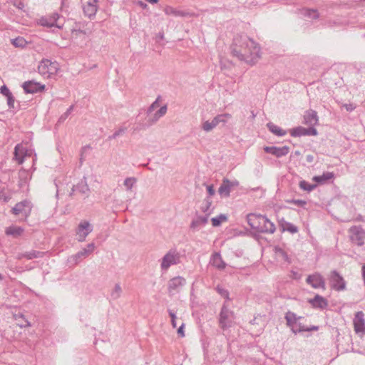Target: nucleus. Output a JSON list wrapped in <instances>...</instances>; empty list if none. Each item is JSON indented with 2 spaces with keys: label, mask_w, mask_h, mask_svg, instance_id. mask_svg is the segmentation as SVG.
<instances>
[{
  "label": "nucleus",
  "mask_w": 365,
  "mask_h": 365,
  "mask_svg": "<svg viewBox=\"0 0 365 365\" xmlns=\"http://www.w3.org/2000/svg\"><path fill=\"white\" fill-rule=\"evenodd\" d=\"M212 205V200L209 197H206L201 207L200 210L204 213V215H207V217H209L212 212V209H211Z\"/></svg>",
  "instance_id": "7c9ffc66"
},
{
  "label": "nucleus",
  "mask_w": 365,
  "mask_h": 365,
  "mask_svg": "<svg viewBox=\"0 0 365 365\" xmlns=\"http://www.w3.org/2000/svg\"><path fill=\"white\" fill-rule=\"evenodd\" d=\"M22 88L26 93H36L43 91L45 85L35 81H28L23 83Z\"/></svg>",
  "instance_id": "dca6fc26"
},
{
  "label": "nucleus",
  "mask_w": 365,
  "mask_h": 365,
  "mask_svg": "<svg viewBox=\"0 0 365 365\" xmlns=\"http://www.w3.org/2000/svg\"><path fill=\"white\" fill-rule=\"evenodd\" d=\"M290 134L292 137H300L304 135H317V130L313 128H303L301 126L294 128L290 130Z\"/></svg>",
  "instance_id": "a211bd4d"
},
{
  "label": "nucleus",
  "mask_w": 365,
  "mask_h": 365,
  "mask_svg": "<svg viewBox=\"0 0 365 365\" xmlns=\"http://www.w3.org/2000/svg\"><path fill=\"white\" fill-rule=\"evenodd\" d=\"M302 317H297V314L292 312L288 311L284 316L286 324L288 327L291 329V331L297 334L304 331V327L302 323L299 322Z\"/></svg>",
  "instance_id": "423d86ee"
},
{
  "label": "nucleus",
  "mask_w": 365,
  "mask_h": 365,
  "mask_svg": "<svg viewBox=\"0 0 365 365\" xmlns=\"http://www.w3.org/2000/svg\"><path fill=\"white\" fill-rule=\"evenodd\" d=\"M15 319L17 321V324L21 328L31 326L30 322L26 319L24 316L21 314L15 315Z\"/></svg>",
  "instance_id": "c9c22d12"
},
{
  "label": "nucleus",
  "mask_w": 365,
  "mask_h": 365,
  "mask_svg": "<svg viewBox=\"0 0 365 365\" xmlns=\"http://www.w3.org/2000/svg\"><path fill=\"white\" fill-rule=\"evenodd\" d=\"M226 220H227L226 215L221 214L216 217H212L211 219V221H212V224L214 227H218L221 225V223L223 221H225Z\"/></svg>",
  "instance_id": "ea45409f"
},
{
  "label": "nucleus",
  "mask_w": 365,
  "mask_h": 365,
  "mask_svg": "<svg viewBox=\"0 0 365 365\" xmlns=\"http://www.w3.org/2000/svg\"><path fill=\"white\" fill-rule=\"evenodd\" d=\"M280 227L283 232L287 231L292 234L297 233L298 232V227L291 222L282 221L280 222Z\"/></svg>",
  "instance_id": "2f4dec72"
},
{
  "label": "nucleus",
  "mask_w": 365,
  "mask_h": 365,
  "mask_svg": "<svg viewBox=\"0 0 365 365\" xmlns=\"http://www.w3.org/2000/svg\"><path fill=\"white\" fill-rule=\"evenodd\" d=\"M23 232V229L19 227H9L6 230L8 235L19 236Z\"/></svg>",
  "instance_id": "58836bf2"
},
{
  "label": "nucleus",
  "mask_w": 365,
  "mask_h": 365,
  "mask_svg": "<svg viewBox=\"0 0 365 365\" xmlns=\"http://www.w3.org/2000/svg\"><path fill=\"white\" fill-rule=\"evenodd\" d=\"M83 11L86 15L91 17L96 14L97 11V6L90 1L88 2V4L83 7Z\"/></svg>",
  "instance_id": "72a5a7b5"
},
{
  "label": "nucleus",
  "mask_w": 365,
  "mask_h": 365,
  "mask_svg": "<svg viewBox=\"0 0 365 365\" xmlns=\"http://www.w3.org/2000/svg\"><path fill=\"white\" fill-rule=\"evenodd\" d=\"M309 303L311 304L314 308L321 309H325L328 305L327 300L319 294H317L313 299H309Z\"/></svg>",
  "instance_id": "b1692460"
},
{
  "label": "nucleus",
  "mask_w": 365,
  "mask_h": 365,
  "mask_svg": "<svg viewBox=\"0 0 365 365\" xmlns=\"http://www.w3.org/2000/svg\"><path fill=\"white\" fill-rule=\"evenodd\" d=\"M93 231V225L86 220L81 221L76 230V240L79 242H83L86 240V237Z\"/></svg>",
  "instance_id": "0eeeda50"
},
{
  "label": "nucleus",
  "mask_w": 365,
  "mask_h": 365,
  "mask_svg": "<svg viewBox=\"0 0 365 365\" xmlns=\"http://www.w3.org/2000/svg\"><path fill=\"white\" fill-rule=\"evenodd\" d=\"M314 156L312 155H307L306 156V160H307V163H312L314 161Z\"/></svg>",
  "instance_id": "052dcab7"
},
{
  "label": "nucleus",
  "mask_w": 365,
  "mask_h": 365,
  "mask_svg": "<svg viewBox=\"0 0 365 365\" xmlns=\"http://www.w3.org/2000/svg\"><path fill=\"white\" fill-rule=\"evenodd\" d=\"M264 152L272 154L277 158H282L287 155L289 152V148L287 145L282 147L266 146L264 148Z\"/></svg>",
  "instance_id": "f3484780"
},
{
  "label": "nucleus",
  "mask_w": 365,
  "mask_h": 365,
  "mask_svg": "<svg viewBox=\"0 0 365 365\" xmlns=\"http://www.w3.org/2000/svg\"><path fill=\"white\" fill-rule=\"evenodd\" d=\"M58 69V63L56 61H51L48 59H43L38 66L39 74L46 78L56 75Z\"/></svg>",
  "instance_id": "7ed1b4c3"
},
{
  "label": "nucleus",
  "mask_w": 365,
  "mask_h": 365,
  "mask_svg": "<svg viewBox=\"0 0 365 365\" xmlns=\"http://www.w3.org/2000/svg\"><path fill=\"white\" fill-rule=\"evenodd\" d=\"M292 202L299 207H304L307 204V202L302 200H293Z\"/></svg>",
  "instance_id": "4d7b16f0"
},
{
  "label": "nucleus",
  "mask_w": 365,
  "mask_h": 365,
  "mask_svg": "<svg viewBox=\"0 0 365 365\" xmlns=\"http://www.w3.org/2000/svg\"><path fill=\"white\" fill-rule=\"evenodd\" d=\"M274 257L279 262L290 264L291 259L287 251L279 246H275L274 248Z\"/></svg>",
  "instance_id": "aec40b11"
},
{
  "label": "nucleus",
  "mask_w": 365,
  "mask_h": 365,
  "mask_svg": "<svg viewBox=\"0 0 365 365\" xmlns=\"http://www.w3.org/2000/svg\"><path fill=\"white\" fill-rule=\"evenodd\" d=\"M19 174H20V175H21V176H23V175H26V170H24V169H21V170H20V172H19Z\"/></svg>",
  "instance_id": "338daca9"
},
{
  "label": "nucleus",
  "mask_w": 365,
  "mask_h": 365,
  "mask_svg": "<svg viewBox=\"0 0 365 365\" xmlns=\"http://www.w3.org/2000/svg\"><path fill=\"white\" fill-rule=\"evenodd\" d=\"M160 96L157 98V99L149 106L147 110V115L149 116L151 113L159 106V99Z\"/></svg>",
  "instance_id": "c03bdc74"
},
{
  "label": "nucleus",
  "mask_w": 365,
  "mask_h": 365,
  "mask_svg": "<svg viewBox=\"0 0 365 365\" xmlns=\"http://www.w3.org/2000/svg\"><path fill=\"white\" fill-rule=\"evenodd\" d=\"M247 221L252 229L262 233L272 234L276 227L266 216L256 214H249L247 216Z\"/></svg>",
  "instance_id": "f03ea898"
},
{
  "label": "nucleus",
  "mask_w": 365,
  "mask_h": 365,
  "mask_svg": "<svg viewBox=\"0 0 365 365\" xmlns=\"http://www.w3.org/2000/svg\"><path fill=\"white\" fill-rule=\"evenodd\" d=\"M209 217L207 215H200L197 212L193 217L190 225V229L192 232H195L204 227L208 222Z\"/></svg>",
  "instance_id": "f8f14e48"
},
{
  "label": "nucleus",
  "mask_w": 365,
  "mask_h": 365,
  "mask_svg": "<svg viewBox=\"0 0 365 365\" xmlns=\"http://www.w3.org/2000/svg\"><path fill=\"white\" fill-rule=\"evenodd\" d=\"M96 248L95 244L91 242L87 245L86 247H84L83 249L88 252V255H89L91 254Z\"/></svg>",
  "instance_id": "864d4df0"
},
{
  "label": "nucleus",
  "mask_w": 365,
  "mask_h": 365,
  "mask_svg": "<svg viewBox=\"0 0 365 365\" xmlns=\"http://www.w3.org/2000/svg\"><path fill=\"white\" fill-rule=\"evenodd\" d=\"M138 5L143 9H145L147 7V4L143 1H139Z\"/></svg>",
  "instance_id": "0e129e2a"
},
{
  "label": "nucleus",
  "mask_w": 365,
  "mask_h": 365,
  "mask_svg": "<svg viewBox=\"0 0 365 365\" xmlns=\"http://www.w3.org/2000/svg\"><path fill=\"white\" fill-rule=\"evenodd\" d=\"M126 130V128H120L118 130H116L112 135L108 137L109 140L115 139L117 137L120 136L123 133H124Z\"/></svg>",
  "instance_id": "49530a36"
},
{
  "label": "nucleus",
  "mask_w": 365,
  "mask_h": 365,
  "mask_svg": "<svg viewBox=\"0 0 365 365\" xmlns=\"http://www.w3.org/2000/svg\"><path fill=\"white\" fill-rule=\"evenodd\" d=\"M98 0H92V3L96 4V3L98 2Z\"/></svg>",
  "instance_id": "774afa93"
},
{
  "label": "nucleus",
  "mask_w": 365,
  "mask_h": 365,
  "mask_svg": "<svg viewBox=\"0 0 365 365\" xmlns=\"http://www.w3.org/2000/svg\"><path fill=\"white\" fill-rule=\"evenodd\" d=\"M32 154H33V150H28L26 148V157L31 156Z\"/></svg>",
  "instance_id": "69168bd1"
},
{
  "label": "nucleus",
  "mask_w": 365,
  "mask_h": 365,
  "mask_svg": "<svg viewBox=\"0 0 365 365\" xmlns=\"http://www.w3.org/2000/svg\"><path fill=\"white\" fill-rule=\"evenodd\" d=\"M135 182L136 179L135 178H127L125 179L123 185L128 190H130Z\"/></svg>",
  "instance_id": "79ce46f5"
},
{
  "label": "nucleus",
  "mask_w": 365,
  "mask_h": 365,
  "mask_svg": "<svg viewBox=\"0 0 365 365\" xmlns=\"http://www.w3.org/2000/svg\"><path fill=\"white\" fill-rule=\"evenodd\" d=\"M304 331H317L319 329V327L317 326H312L310 327H304Z\"/></svg>",
  "instance_id": "13d9d810"
},
{
  "label": "nucleus",
  "mask_w": 365,
  "mask_h": 365,
  "mask_svg": "<svg viewBox=\"0 0 365 365\" xmlns=\"http://www.w3.org/2000/svg\"><path fill=\"white\" fill-rule=\"evenodd\" d=\"M299 187L305 191L311 192L317 187L316 184H310L305 180H302L299 184Z\"/></svg>",
  "instance_id": "4c0bfd02"
},
{
  "label": "nucleus",
  "mask_w": 365,
  "mask_h": 365,
  "mask_svg": "<svg viewBox=\"0 0 365 365\" xmlns=\"http://www.w3.org/2000/svg\"><path fill=\"white\" fill-rule=\"evenodd\" d=\"M26 202L17 203L14 207H13L12 212L16 215L23 214L24 216H26L29 212V208L28 207V209H26Z\"/></svg>",
  "instance_id": "cd10ccee"
},
{
  "label": "nucleus",
  "mask_w": 365,
  "mask_h": 365,
  "mask_svg": "<svg viewBox=\"0 0 365 365\" xmlns=\"http://www.w3.org/2000/svg\"><path fill=\"white\" fill-rule=\"evenodd\" d=\"M168 313H169V315L171 318V324H172V326L173 328H175L177 327V323H176V315L175 314V312H173L172 310L169 309L168 310Z\"/></svg>",
  "instance_id": "3c124183"
},
{
  "label": "nucleus",
  "mask_w": 365,
  "mask_h": 365,
  "mask_svg": "<svg viewBox=\"0 0 365 365\" xmlns=\"http://www.w3.org/2000/svg\"><path fill=\"white\" fill-rule=\"evenodd\" d=\"M267 127L271 133L277 136L282 137L287 134V132L284 130L282 129L280 127L276 125L273 123H268L267 124Z\"/></svg>",
  "instance_id": "c756f323"
},
{
  "label": "nucleus",
  "mask_w": 365,
  "mask_h": 365,
  "mask_svg": "<svg viewBox=\"0 0 365 365\" xmlns=\"http://www.w3.org/2000/svg\"><path fill=\"white\" fill-rule=\"evenodd\" d=\"M14 159L19 164H22L26 158V148L22 144H17L14 148Z\"/></svg>",
  "instance_id": "4be33fe9"
},
{
  "label": "nucleus",
  "mask_w": 365,
  "mask_h": 365,
  "mask_svg": "<svg viewBox=\"0 0 365 365\" xmlns=\"http://www.w3.org/2000/svg\"><path fill=\"white\" fill-rule=\"evenodd\" d=\"M306 282L311 285L314 289H326L325 279L319 272H315L313 274L309 275L306 279Z\"/></svg>",
  "instance_id": "9b49d317"
},
{
  "label": "nucleus",
  "mask_w": 365,
  "mask_h": 365,
  "mask_svg": "<svg viewBox=\"0 0 365 365\" xmlns=\"http://www.w3.org/2000/svg\"><path fill=\"white\" fill-rule=\"evenodd\" d=\"M361 272H362V277H363L364 284H365V265H364L362 267Z\"/></svg>",
  "instance_id": "e2e57ef3"
},
{
  "label": "nucleus",
  "mask_w": 365,
  "mask_h": 365,
  "mask_svg": "<svg viewBox=\"0 0 365 365\" xmlns=\"http://www.w3.org/2000/svg\"><path fill=\"white\" fill-rule=\"evenodd\" d=\"M0 93L6 97L12 94L9 89L7 88V86L5 85L2 86L0 88Z\"/></svg>",
  "instance_id": "603ef678"
},
{
  "label": "nucleus",
  "mask_w": 365,
  "mask_h": 365,
  "mask_svg": "<svg viewBox=\"0 0 365 365\" xmlns=\"http://www.w3.org/2000/svg\"><path fill=\"white\" fill-rule=\"evenodd\" d=\"M59 14L58 13H53L51 16H49L51 22L53 24L55 27L61 29L62 26L57 24V21L59 19Z\"/></svg>",
  "instance_id": "a18cd8bd"
},
{
  "label": "nucleus",
  "mask_w": 365,
  "mask_h": 365,
  "mask_svg": "<svg viewBox=\"0 0 365 365\" xmlns=\"http://www.w3.org/2000/svg\"><path fill=\"white\" fill-rule=\"evenodd\" d=\"M238 185L239 182L237 180L230 181L227 178H224L218 189V192L222 197H227L230 196L232 188Z\"/></svg>",
  "instance_id": "2eb2a0df"
},
{
  "label": "nucleus",
  "mask_w": 365,
  "mask_h": 365,
  "mask_svg": "<svg viewBox=\"0 0 365 365\" xmlns=\"http://www.w3.org/2000/svg\"><path fill=\"white\" fill-rule=\"evenodd\" d=\"M7 98V105L9 106V109H15V106H14V103H15V99H14V97L13 96V95H10L9 96L6 97Z\"/></svg>",
  "instance_id": "09e8293b"
},
{
  "label": "nucleus",
  "mask_w": 365,
  "mask_h": 365,
  "mask_svg": "<svg viewBox=\"0 0 365 365\" xmlns=\"http://www.w3.org/2000/svg\"><path fill=\"white\" fill-rule=\"evenodd\" d=\"M184 327H185V324H182V325L178 328V334L181 336V337H183L185 336V334H184Z\"/></svg>",
  "instance_id": "bf43d9fd"
},
{
  "label": "nucleus",
  "mask_w": 365,
  "mask_h": 365,
  "mask_svg": "<svg viewBox=\"0 0 365 365\" xmlns=\"http://www.w3.org/2000/svg\"><path fill=\"white\" fill-rule=\"evenodd\" d=\"M76 191L85 195L86 197L88 196L89 187L85 177L83 180H81L79 183L73 186L72 192L71 193V195H72Z\"/></svg>",
  "instance_id": "393cba45"
},
{
  "label": "nucleus",
  "mask_w": 365,
  "mask_h": 365,
  "mask_svg": "<svg viewBox=\"0 0 365 365\" xmlns=\"http://www.w3.org/2000/svg\"><path fill=\"white\" fill-rule=\"evenodd\" d=\"M38 24L44 27L51 28L55 26L49 17H42L39 19Z\"/></svg>",
  "instance_id": "a19ab883"
},
{
  "label": "nucleus",
  "mask_w": 365,
  "mask_h": 365,
  "mask_svg": "<svg viewBox=\"0 0 365 365\" xmlns=\"http://www.w3.org/2000/svg\"><path fill=\"white\" fill-rule=\"evenodd\" d=\"M16 6L19 9H23V8L24 7V4L20 1L17 4Z\"/></svg>",
  "instance_id": "680f3d73"
},
{
  "label": "nucleus",
  "mask_w": 365,
  "mask_h": 365,
  "mask_svg": "<svg viewBox=\"0 0 365 365\" xmlns=\"http://www.w3.org/2000/svg\"><path fill=\"white\" fill-rule=\"evenodd\" d=\"M334 178V174L332 172H325L321 175L314 176L312 180L316 182L318 184H324L327 181L333 179Z\"/></svg>",
  "instance_id": "bb28decb"
},
{
  "label": "nucleus",
  "mask_w": 365,
  "mask_h": 365,
  "mask_svg": "<svg viewBox=\"0 0 365 365\" xmlns=\"http://www.w3.org/2000/svg\"><path fill=\"white\" fill-rule=\"evenodd\" d=\"M304 123L310 126L315 125L318 122L317 113L314 110L306 111L304 115Z\"/></svg>",
  "instance_id": "a878e982"
},
{
  "label": "nucleus",
  "mask_w": 365,
  "mask_h": 365,
  "mask_svg": "<svg viewBox=\"0 0 365 365\" xmlns=\"http://www.w3.org/2000/svg\"><path fill=\"white\" fill-rule=\"evenodd\" d=\"M180 254L175 249L170 250L161 259V270L166 272L172 265L178 264L180 262Z\"/></svg>",
  "instance_id": "39448f33"
},
{
  "label": "nucleus",
  "mask_w": 365,
  "mask_h": 365,
  "mask_svg": "<svg viewBox=\"0 0 365 365\" xmlns=\"http://www.w3.org/2000/svg\"><path fill=\"white\" fill-rule=\"evenodd\" d=\"M303 16L312 19H317L319 17V14L317 9H303L302 11Z\"/></svg>",
  "instance_id": "f704fd0d"
},
{
  "label": "nucleus",
  "mask_w": 365,
  "mask_h": 365,
  "mask_svg": "<svg viewBox=\"0 0 365 365\" xmlns=\"http://www.w3.org/2000/svg\"><path fill=\"white\" fill-rule=\"evenodd\" d=\"M168 108L167 106H163L158 110H157L154 114L150 115L148 116V123L147 125L150 126L154 123H155L162 116L165 115L167 112Z\"/></svg>",
  "instance_id": "5701e85b"
},
{
  "label": "nucleus",
  "mask_w": 365,
  "mask_h": 365,
  "mask_svg": "<svg viewBox=\"0 0 365 365\" xmlns=\"http://www.w3.org/2000/svg\"><path fill=\"white\" fill-rule=\"evenodd\" d=\"M186 284V279L180 276L170 279L168 284V293L170 296L179 292Z\"/></svg>",
  "instance_id": "9d476101"
},
{
  "label": "nucleus",
  "mask_w": 365,
  "mask_h": 365,
  "mask_svg": "<svg viewBox=\"0 0 365 365\" xmlns=\"http://www.w3.org/2000/svg\"><path fill=\"white\" fill-rule=\"evenodd\" d=\"M351 241L357 245L362 246L365 240V230L360 226H352L349 230Z\"/></svg>",
  "instance_id": "6e6552de"
},
{
  "label": "nucleus",
  "mask_w": 365,
  "mask_h": 365,
  "mask_svg": "<svg viewBox=\"0 0 365 365\" xmlns=\"http://www.w3.org/2000/svg\"><path fill=\"white\" fill-rule=\"evenodd\" d=\"M163 11L166 15L175 17H190L192 16L190 12L179 10L170 6H167Z\"/></svg>",
  "instance_id": "412c9836"
},
{
  "label": "nucleus",
  "mask_w": 365,
  "mask_h": 365,
  "mask_svg": "<svg viewBox=\"0 0 365 365\" xmlns=\"http://www.w3.org/2000/svg\"><path fill=\"white\" fill-rule=\"evenodd\" d=\"M355 332L361 336L365 335V319L363 312H357L353 320Z\"/></svg>",
  "instance_id": "4468645a"
},
{
  "label": "nucleus",
  "mask_w": 365,
  "mask_h": 365,
  "mask_svg": "<svg viewBox=\"0 0 365 365\" xmlns=\"http://www.w3.org/2000/svg\"><path fill=\"white\" fill-rule=\"evenodd\" d=\"M12 44L15 47H24L26 44V40L22 37H18L12 39Z\"/></svg>",
  "instance_id": "37998d69"
},
{
  "label": "nucleus",
  "mask_w": 365,
  "mask_h": 365,
  "mask_svg": "<svg viewBox=\"0 0 365 365\" xmlns=\"http://www.w3.org/2000/svg\"><path fill=\"white\" fill-rule=\"evenodd\" d=\"M343 107L349 112H351L356 108V106L352 103H345Z\"/></svg>",
  "instance_id": "6e6d98bb"
},
{
  "label": "nucleus",
  "mask_w": 365,
  "mask_h": 365,
  "mask_svg": "<svg viewBox=\"0 0 365 365\" xmlns=\"http://www.w3.org/2000/svg\"><path fill=\"white\" fill-rule=\"evenodd\" d=\"M329 279L330 286L333 289L340 292L346 289V282L337 271H331Z\"/></svg>",
  "instance_id": "1a4fd4ad"
},
{
  "label": "nucleus",
  "mask_w": 365,
  "mask_h": 365,
  "mask_svg": "<svg viewBox=\"0 0 365 365\" xmlns=\"http://www.w3.org/2000/svg\"><path fill=\"white\" fill-rule=\"evenodd\" d=\"M232 119V115L230 113H222L217 115L212 120H205L202 123V129L205 132H210L217 125H225L230 120Z\"/></svg>",
  "instance_id": "20e7f679"
},
{
  "label": "nucleus",
  "mask_w": 365,
  "mask_h": 365,
  "mask_svg": "<svg viewBox=\"0 0 365 365\" xmlns=\"http://www.w3.org/2000/svg\"><path fill=\"white\" fill-rule=\"evenodd\" d=\"M217 289V292L222 297H225V298H227L228 299V297H229V292H227V290H226L225 289L222 288V287H220L219 286L217 287L216 288Z\"/></svg>",
  "instance_id": "8fccbe9b"
},
{
  "label": "nucleus",
  "mask_w": 365,
  "mask_h": 365,
  "mask_svg": "<svg viewBox=\"0 0 365 365\" xmlns=\"http://www.w3.org/2000/svg\"><path fill=\"white\" fill-rule=\"evenodd\" d=\"M207 191L209 195V197L214 195L215 193V190L212 185H205Z\"/></svg>",
  "instance_id": "5fc2aeb1"
},
{
  "label": "nucleus",
  "mask_w": 365,
  "mask_h": 365,
  "mask_svg": "<svg viewBox=\"0 0 365 365\" xmlns=\"http://www.w3.org/2000/svg\"><path fill=\"white\" fill-rule=\"evenodd\" d=\"M233 312L230 311L227 306L223 305L220 314V326L225 329L231 326Z\"/></svg>",
  "instance_id": "ddd939ff"
},
{
  "label": "nucleus",
  "mask_w": 365,
  "mask_h": 365,
  "mask_svg": "<svg viewBox=\"0 0 365 365\" xmlns=\"http://www.w3.org/2000/svg\"><path fill=\"white\" fill-rule=\"evenodd\" d=\"M88 256V252H86V250L83 248L75 255L68 257L67 262L71 267L75 266L78 264L83 259L86 258Z\"/></svg>",
  "instance_id": "6ab92c4d"
},
{
  "label": "nucleus",
  "mask_w": 365,
  "mask_h": 365,
  "mask_svg": "<svg viewBox=\"0 0 365 365\" xmlns=\"http://www.w3.org/2000/svg\"><path fill=\"white\" fill-rule=\"evenodd\" d=\"M212 264L218 269H223L226 266L225 262L222 260V257L219 253H215L212 255Z\"/></svg>",
  "instance_id": "c85d7f7f"
},
{
  "label": "nucleus",
  "mask_w": 365,
  "mask_h": 365,
  "mask_svg": "<svg viewBox=\"0 0 365 365\" xmlns=\"http://www.w3.org/2000/svg\"><path fill=\"white\" fill-rule=\"evenodd\" d=\"M73 108H74V106L73 105H71L68 109L63 114L61 115V116L59 118V120L60 121H63L65 120L68 117V115L71 113V112L73 111Z\"/></svg>",
  "instance_id": "de8ad7c7"
},
{
  "label": "nucleus",
  "mask_w": 365,
  "mask_h": 365,
  "mask_svg": "<svg viewBox=\"0 0 365 365\" xmlns=\"http://www.w3.org/2000/svg\"><path fill=\"white\" fill-rule=\"evenodd\" d=\"M123 293V289L119 283H116L114 287L110 291V298L113 300H116L119 299Z\"/></svg>",
  "instance_id": "473e14b6"
},
{
  "label": "nucleus",
  "mask_w": 365,
  "mask_h": 365,
  "mask_svg": "<svg viewBox=\"0 0 365 365\" xmlns=\"http://www.w3.org/2000/svg\"><path fill=\"white\" fill-rule=\"evenodd\" d=\"M231 50L234 56L250 64H255L260 56L259 46L247 36L235 37Z\"/></svg>",
  "instance_id": "f257e3e1"
},
{
  "label": "nucleus",
  "mask_w": 365,
  "mask_h": 365,
  "mask_svg": "<svg viewBox=\"0 0 365 365\" xmlns=\"http://www.w3.org/2000/svg\"><path fill=\"white\" fill-rule=\"evenodd\" d=\"M43 254L44 253L42 252L31 250V251L25 252L23 255V256L28 259H34V258L42 257L43 256Z\"/></svg>",
  "instance_id": "e433bc0d"
}]
</instances>
